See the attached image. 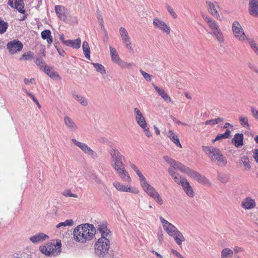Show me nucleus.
Returning a JSON list of instances; mask_svg holds the SVG:
<instances>
[{
    "instance_id": "obj_40",
    "label": "nucleus",
    "mask_w": 258,
    "mask_h": 258,
    "mask_svg": "<svg viewBox=\"0 0 258 258\" xmlns=\"http://www.w3.org/2000/svg\"><path fill=\"white\" fill-rule=\"evenodd\" d=\"M173 178L176 183L180 184L181 186L187 181L185 178L179 175L178 174L173 177Z\"/></svg>"
},
{
    "instance_id": "obj_35",
    "label": "nucleus",
    "mask_w": 258,
    "mask_h": 258,
    "mask_svg": "<svg viewBox=\"0 0 258 258\" xmlns=\"http://www.w3.org/2000/svg\"><path fill=\"white\" fill-rule=\"evenodd\" d=\"M233 251L229 248H224L221 251V258H230L233 256Z\"/></svg>"
},
{
    "instance_id": "obj_4",
    "label": "nucleus",
    "mask_w": 258,
    "mask_h": 258,
    "mask_svg": "<svg viewBox=\"0 0 258 258\" xmlns=\"http://www.w3.org/2000/svg\"><path fill=\"white\" fill-rule=\"evenodd\" d=\"M140 180L141 185L144 191L151 198H153L158 204L162 205L163 201L161 197L157 190L147 181L145 176Z\"/></svg>"
},
{
    "instance_id": "obj_19",
    "label": "nucleus",
    "mask_w": 258,
    "mask_h": 258,
    "mask_svg": "<svg viewBox=\"0 0 258 258\" xmlns=\"http://www.w3.org/2000/svg\"><path fill=\"white\" fill-rule=\"evenodd\" d=\"M204 20L208 24L209 27L212 32L218 29L219 27L217 23L208 16L203 15Z\"/></svg>"
},
{
    "instance_id": "obj_8",
    "label": "nucleus",
    "mask_w": 258,
    "mask_h": 258,
    "mask_svg": "<svg viewBox=\"0 0 258 258\" xmlns=\"http://www.w3.org/2000/svg\"><path fill=\"white\" fill-rule=\"evenodd\" d=\"M160 220L165 231L170 236H174L175 233L178 230L177 228L162 217H160Z\"/></svg>"
},
{
    "instance_id": "obj_25",
    "label": "nucleus",
    "mask_w": 258,
    "mask_h": 258,
    "mask_svg": "<svg viewBox=\"0 0 258 258\" xmlns=\"http://www.w3.org/2000/svg\"><path fill=\"white\" fill-rule=\"evenodd\" d=\"M155 90L158 92L159 95L166 101H170L171 100L170 97L167 94L165 91L158 87L155 84H153Z\"/></svg>"
},
{
    "instance_id": "obj_58",
    "label": "nucleus",
    "mask_w": 258,
    "mask_h": 258,
    "mask_svg": "<svg viewBox=\"0 0 258 258\" xmlns=\"http://www.w3.org/2000/svg\"><path fill=\"white\" fill-rule=\"evenodd\" d=\"M206 124H210V125H214L217 124V122H216V120L215 119H212L208 120L205 122Z\"/></svg>"
},
{
    "instance_id": "obj_23",
    "label": "nucleus",
    "mask_w": 258,
    "mask_h": 258,
    "mask_svg": "<svg viewBox=\"0 0 258 258\" xmlns=\"http://www.w3.org/2000/svg\"><path fill=\"white\" fill-rule=\"evenodd\" d=\"M81 43V39L78 38L75 40H68L65 42V45L71 46L74 48L78 49L80 47Z\"/></svg>"
},
{
    "instance_id": "obj_5",
    "label": "nucleus",
    "mask_w": 258,
    "mask_h": 258,
    "mask_svg": "<svg viewBox=\"0 0 258 258\" xmlns=\"http://www.w3.org/2000/svg\"><path fill=\"white\" fill-rule=\"evenodd\" d=\"M61 243L60 240H57L56 242L48 243L45 245L40 246V251L46 256H55L61 252Z\"/></svg>"
},
{
    "instance_id": "obj_44",
    "label": "nucleus",
    "mask_w": 258,
    "mask_h": 258,
    "mask_svg": "<svg viewBox=\"0 0 258 258\" xmlns=\"http://www.w3.org/2000/svg\"><path fill=\"white\" fill-rule=\"evenodd\" d=\"M186 174L190 176L191 178L196 180L198 176L200 175V173L197 171L193 170L189 168V170L186 172Z\"/></svg>"
},
{
    "instance_id": "obj_17",
    "label": "nucleus",
    "mask_w": 258,
    "mask_h": 258,
    "mask_svg": "<svg viewBox=\"0 0 258 258\" xmlns=\"http://www.w3.org/2000/svg\"><path fill=\"white\" fill-rule=\"evenodd\" d=\"M48 237L47 235L43 233H39L30 237L29 239L33 243L35 244L42 242L48 238Z\"/></svg>"
},
{
    "instance_id": "obj_46",
    "label": "nucleus",
    "mask_w": 258,
    "mask_h": 258,
    "mask_svg": "<svg viewBox=\"0 0 258 258\" xmlns=\"http://www.w3.org/2000/svg\"><path fill=\"white\" fill-rule=\"evenodd\" d=\"M119 66L122 69H131L132 67L135 66V64L133 62L128 63L122 60L119 64Z\"/></svg>"
},
{
    "instance_id": "obj_30",
    "label": "nucleus",
    "mask_w": 258,
    "mask_h": 258,
    "mask_svg": "<svg viewBox=\"0 0 258 258\" xmlns=\"http://www.w3.org/2000/svg\"><path fill=\"white\" fill-rule=\"evenodd\" d=\"M136 119L138 124L142 127V128H144L146 126H147L146 121L144 117L143 116V114H137Z\"/></svg>"
},
{
    "instance_id": "obj_51",
    "label": "nucleus",
    "mask_w": 258,
    "mask_h": 258,
    "mask_svg": "<svg viewBox=\"0 0 258 258\" xmlns=\"http://www.w3.org/2000/svg\"><path fill=\"white\" fill-rule=\"evenodd\" d=\"M239 121L241 123V124L244 126H248V119L246 117H239Z\"/></svg>"
},
{
    "instance_id": "obj_2",
    "label": "nucleus",
    "mask_w": 258,
    "mask_h": 258,
    "mask_svg": "<svg viewBox=\"0 0 258 258\" xmlns=\"http://www.w3.org/2000/svg\"><path fill=\"white\" fill-rule=\"evenodd\" d=\"M96 231L93 224L85 223L79 225L74 229V240L77 242L84 243L91 240Z\"/></svg>"
},
{
    "instance_id": "obj_52",
    "label": "nucleus",
    "mask_w": 258,
    "mask_h": 258,
    "mask_svg": "<svg viewBox=\"0 0 258 258\" xmlns=\"http://www.w3.org/2000/svg\"><path fill=\"white\" fill-rule=\"evenodd\" d=\"M111 57L112 61L118 65L122 60V59L119 57L118 53L115 55L114 54V55L111 56Z\"/></svg>"
},
{
    "instance_id": "obj_32",
    "label": "nucleus",
    "mask_w": 258,
    "mask_h": 258,
    "mask_svg": "<svg viewBox=\"0 0 258 258\" xmlns=\"http://www.w3.org/2000/svg\"><path fill=\"white\" fill-rule=\"evenodd\" d=\"M41 35L42 39H46L48 44H51L52 42V37L50 30H45L41 32Z\"/></svg>"
},
{
    "instance_id": "obj_15",
    "label": "nucleus",
    "mask_w": 258,
    "mask_h": 258,
    "mask_svg": "<svg viewBox=\"0 0 258 258\" xmlns=\"http://www.w3.org/2000/svg\"><path fill=\"white\" fill-rule=\"evenodd\" d=\"M122 181L130 182L131 181V178L128 172L125 170V167L123 166L115 170Z\"/></svg>"
},
{
    "instance_id": "obj_11",
    "label": "nucleus",
    "mask_w": 258,
    "mask_h": 258,
    "mask_svg": "<svg viewBox=\"0 0 258 258\" xmlns=\"http://www.w3.org/2000/svg\"><path fill=\"white\" fill-rule=\"evenodd\" d=\"M153 24L156 28L159 29L167 34H170L171 30L170 27L161 19L157 18H155Z\"/></svg>"
},
{
    "instance_id": "obj_50",
    "label": "nucleus",
    "mask_w": 258,
    "mask_h": 258,
    "mask_svg": "<svg viewBox=\"0 0 258 258\" xmlns=\"http://www.w3.org/2000/svg\"><path fill=\"white\" fill-rule=\"evenodd\" d=\"M140 72L141 73L142 76H143L144 78L147 81H150L151 79V76L148 74L147 73L144 72L142 70H140Z\"/></svg>"
},
{
    "instance_id": "obj_20",
    "label": "nucleus",
    "mask_w": 258,
    "mask_h": 258,
    "mask_svg": "<svg viewBox=\"0 0 258 258\" xmlns=\"http://www.w3.org/2000/svg\"><path fill=\"white\" fill-rule=\"evenodd\" d=\"M119 32L122 42L125 45H130V38L126 30L123 27H120L119 30Z\"/></svg>"
},
{
    "instance_id": "obj_3",
    "label": "nucleus",
    "mask_w": 258,
    "mask_h": 258,
    "mask_svg": "<svg viewBox=\"0 0 258 258\" xmlns=\"http://www.w3.org/2000/svg\"><path fill=\"white\" fill-rule=\"evenodd\" d=\"M202 150L213 162H218L220 166H225L227 164L226 157L221 151L213 146H203Z\"/></svg>"
},
{
    "instance_id": "obj_33",
    "label": "nucleus",
    "mask_w": 258,
    "mask_h": 258,
    "mask_svg": "<svg viewBox=\"0 0 258 258\" xmlns=\"http://www.w3.org/2000/svg\"><path fill=\"white\" fill-rule=\"evenodd\" d=\"M24 7V4L23 0H15V8L21 14H24L25 12Z\"/></svg>"
},
{
    "instance_id": "obj_43",
    "label": "nucleus",
    "mask_w": 258,
    "mask_h": 258,
    "mask_svg": "<svg viewBox=\"0 0 258 258\" xmlns=\"http://www.w3.org/2000/svg\"><path fill=\"white\" fill-rule=\"evenodd\" d=\"M35 63L39 67L41 70H44L45 66H46L45 61L40 57H37L35 60Z\"/></svg>"
},
{
    "instance_id": "obj_7",
    "label": "nucleus",
    "mask_w": 258,
    "mask_h": 258,
    "mask_svg": "<svg viewBox=\"0 0 258 258\" xmlns=\"http://www.w3.org/2000/svg\"><path fill=\"white\" fill-rule=\"evenodd\" d=\"M232 30L234 36L240 41L245 40V35L241 26L238 21H234L232 24Z\"/></svg>"
},
{
    "instance_id": "obj_27",
    "label": "nucleus",
    "mask_w": 258,
    "mask_h": 258,
    "mask_svg": "<svg viewBox=\"0 0 258 258\" xmlns=\"http://www.w3.org/2000/svg\"><path fill=\"white\" fill-rule=\"evenodd\" d=\"M73 98L78 101L82 105L86 106L88 105L87 99L82 95L74 92L72 94Z\"/></svg>"
},
{
    "instance_id": "obj_57",
    "label": "nucleus",
    "mask_w": 258,
    "mask_h": 258,
    "mask_svg": "<svg viewBox=\"0 0 258 258\" xmlns=\"http://www.w3.org/2000/svg\"><path fill=\"white\" fill-rule=\"evenodd\" d=\"M248 67L251 70H252L253 71H254L256 73L258 74V70L257 69L256 66L250 63V62H249L248 63Z\"/></svg>"
},
{
    "instance_id": "obj_38",
    "label": "nucleus",
    "mask_w": 258,
    "mask_h": 258,
    "mask_svg": "<svg viewBox=\"0 0 258 258\" xmlns=\"http://www.w3.org/2000/svg\"><path fill=\"white\" fill-rule=\"evenodd\" d=\"M230 131L229 130H227L226 132L222 134H218L216 138L213 140L212 141L213 142H214L216 141H219L223 139H227L230 136Z\"/></svg>"
},
{
    "instance_id": "obj_62",
    "label": "nucleus",
    "mask_w": 258,
    "mask_h": 258,
    "mask_svg": "<svg viewBox=\"0 0 258 258\" xmlns=\"http://www.w3.org/2000/svg\"><path fill=\"white\" fill-rule=\"evenodd\" d=\"M109 48H110L111 56L114 55V54L115 55V54H117L116 50L114 48L112 47L111 46H110Z\"/></svg>"
},
{
    "instance_id": "obj_18",
    "label": "nucleus",
    "mask_w": 258,
    "mask_h": 258,
    "mask_svg": "<svg viewBox=\"0 0 258 258\" xmlns=\"http://www.w3.org/2000/svg\"><path fill=\"white\" fill-rule=\"evenodd\" d=\"M256 206V203L254 200L251 199L250 197H247L244 199L241 204V206L243 208L249 210L254 208Z\"/></svg>"
},
{
    "instance_id": "obj_63",
    "label": "nucleus",
    "mask_w": 258,
    "mask_h": 258,
    "mask_svg": "<svg viewBox=\"0 0 258 258\" xmlns=\"http://www.w3.org/2000/svg\"><path fill=\"white\" fill-rule=\"evenodd\" d=\"M109 48H110L111 56L114 55V54L115 55V54H117L116 50L114 48L112 47L111 46H110Z\"/></svg>"
},
{
    "instance_id": "obj_42",
    "label": "nucleus",
    "mask_w": 258,
    "mask_h": 258,
    "mask_svg": "<svg viewBox=\"0 0 258 258\" xmlns=\"http://www.w3.org/2000/svg\"><path fill=\"white\" fill-rule=\"evenodd\" d=\"M74 224V221L72 219H68L66 220L63 222H60L59 224H58L56 226L57 228H59L61 226H72Z\"/></svg>"
},
{
    "instance_id": "obj_10",
    "label": "nucleus",
    "mask_w": 258,
    "mask_h": 258,
    "mask_svg": "<svg viewBox=\"0 0 258 258\" xmlns=\"http://www.w3.org/2000/svg\"><path fill=\"white\" fill-rule=\"evenodd\" d=\"M73 143L80 148L85 153L90 155L92 157H96L95 152L85 143L79 142L75 139L72 140Z\"/></svg>"
},
{
    "instance_id": "obj_21",
    "label": "nucleus",
    "mask_w": 258,
    "mask_h": 258,
    "mask_svg": "<svg viewBox=\"0 0 258 258\" xmlns=\"http://www.w3.org/2000/svg\"><path fill=\"white\" fill-rule=\"evenodd\" d=\"M43 71L51 78L55 80L60 79V77L58 73L54 71L52 68L47 66H45Z\"/></svg>"
},
{
    "instance_id": "obj_39",
    "label": "nucleus",
    "mask_w": 258,
    "mask_h": 258,
    "mask_svg": "<svg viewBox=\"0 0 258 258\" xmlns=\"http://www.w3.org/2000/svg\"><path fill=\"white\" fill-rule=\"evenodd\" d=\"M8 24L0 18V34H2L5 33L8 28Z\"/></svg>"
},
{
    "instance_id": "obj_6",
    "label": "nucleus",
    "mask_w": 258,
    "mask_h": 258,
    "mask_svg": "<svg viewBox=\"0 0 258 258\" xmlns=\"http://www.w3.org/2000/svg\"><path fill=\"white\" fill-rule=\"evenodd\" d=\"M111 156V165L114 170L125 166L123 162L125 161V157L122 155L119 151L114 148H111L109 150Z\"/></svg>"
},
{
    "instance_id": "obj_53",
    "label": "nucleus",
    "mask_w": 258,
    "mask_h": 258,
    "mask_svg": "<svg viewBox=\"0 0 258 258\" xmlns=\"http://www.w3.org/2000/svg\"><path fill=\"white\" fill-rule=\"evenodd\" d=\"M166 8H167V11L170 13V14L172 16V17L174 19H176L177 17V15L175 13L173 9L169 5H167Z\"/></svg>"
},
{
    "instance_id": "obj_16",
    "label": "nucleus",
    "mask_w": 258,
    "mask_h": 258,
    "mask_svg": "<svg viewBox=\"0 0 258 258\" xmlns=\"http://www.w3.org/2000/svg\"><path fill=\"white\" fill-rule=\"evenodd\" d=\"M239 164L240 166L243 168L244 170L249 171L251 168L249 159L247 156L244 155L240 157L239 160Z\"/></svg>"
},
{
    "instance_id": "obj_54",
    "label": "nucleus",
    "mask_w": 258,
    "mask_h": 258,
    "mask_svg": "<svg viewBox=\"0 0 258 258\" xmlns=\"http://www.w3.org/2000/svg\"><path fill=\"white\" fill-rule=\"evenodd\" d=\"M32 58V52L31 51L28 52L27 53H25L22 55V57L20 59H24L25 60H29Z\"/></svg>"
},
{
    "instance_id": "obj_49",
    "label": "nucleus",
    "mask_w": 258,
    "mask_h": 258,
    "mask_svg": "<svg viewBox=\"0 0 258 258\" xmlns=\"http://www.w3.org/2000/svg\"><path fill=\"white\" fill-rule=\"evenodd\" d=\"M163 159L172 166L176 163V161L174 159H173L167 156H164L163 157Z\"/></svg>"
},
{
    "instance_id": "obj_48",
    "label": "nucleus",
    "mask_w": 258,
    "mask_h": 258,
    "mask_svg": "<svg viewBox=\"0 0 258 258\" xmlns=\"http://www.w3.org/2000/svg\"><path fill=\"white\" fill-rule=\"evenodd\" d=\"M62 195L66 197L78 198V195L72 193L69 189H66L62 192Z\"/></svg>"
},
{
    "instance_id": "obj_1",
    "label": "nucleus",
    "mask_w": 258,
    "mask_h": 258,
    "mask_svg": "<svg viewBox=\"0 0 258 258\" xmlns=\"http://www.w3.org/2000/svg\"><path fill=\"white\" fill-rule=\"evenodd\" d=\"M97 228V232H99L101 236L95 244V252L100 257H103L108 252L110 245L108 237L110 231L104 223L98 224Z\"/></svg>"
},
{
    "instance_id": "obj_36",
    "label": "nucleus",
    "mask_w": 258,
    "mask_h": 258,
    "mask_svg": "<svg viewBox=\"0 0 258 258\" xmlns=\"http://www.w3.org/2000/svg\"><path fill=\"white\" fill-rule=\"evenodd\" d=\"M174 168L178 169L181 171L186 173L189 170V167L185 166L182 163L176 161V163L172 166Z\"/></svg>"
},
{
    "instance_id": "obj_9",
    "label": "nucleus",
    "mask_w": 258,
    "mask_h": 258,
    "mask_svg": "<svg viewBox=\"0 0 258 258\" xmlns=\"http://www.w3.org/2000/svg\"><path fill=\"white\" fill-rule=\"evenodd\" d=\"M23 47L22 42L17 40H14L8 43L7 48L11 54H14L21 51Z\"/></svg>"
},
{
    "instance_id": "obj_29",
    "label": "nucleus",
    "mask_w": 258,
    "mask_h": 258,
    "mask_svg": "<svg viewBox=\"0 0 258 258\" xmlns=\"http://www.w3.org/2000/svg\"><path fill=\"white\" fill-rule=\"evenodd\" d=\"M174 235L172 236V237H173L176 243L178 245H181L182 242L185 240V238L183 235L178 230L175 233Z\"/></svg>"
},
{
    "instance_id": "obj_55",
    "label": "nucleus",
    "mask_w": 258,
    "mask_h": 258,
    "mask_svg": "<svg viewBox=\"0 0 258 258\" xmlns=\"http://www.w3.org/2000/svg\"><path fill=\"white\" fill-rule=\"evenodd\" d=\"M142 129L144 130L145 134L147 137H152V135L151 133L150 132L149 128L147 127V126H146V127H145L144 128H142Z\"/></svg>"
},
{
    "instance_id": "obj_24",
    "label": "nucleus",
    "mask_w": 258,
    "mask_h": 258,
    "mask_svg": "<svg viewBox=\"0 0 258 258\" xmlns=\"http://www.w3.org/2000/svg\"><path fill=\"white\" fill-rule=\"evenodd\" d=\"M166 135L177 147L182 148L178 136L172 131H169Z\"/></svg>"
},
{
    "instance_id": "obj_14",
    "label": "nucleus",
    "mask_w": 258,
    "mask_h": 258,
    "mask_svg": "<svg viewBox=\"0 0 258 258\" xmlns=\"http://www.w3.org/2000/svg\"><path fill=\"white\" fill-rule=\"evenodd\" d=\"M113 185L117 190L120 191L137 193V190L134 189L131 186H125L118 181L114 182Z\"/></svg>"
},
{
    "instance_id": "obj_22",
    "label": "nucleus",
    "mask_w": 258,
    "mask_h": 258,
    "mask_svg": "<svg viewBox=\"0 0 258 258\" xmlns=\"http://www.w3.org/2000/svg\"><path fill=\"white\" fill-rule=\"evenodd\" d=\"M243 136L242 134H236L232 139V143L236 147H241L243 145Z\"/></svg>"
},
{
    "instance_id": "obj_56",
    "label": "nucleus",
    "mask_w": 258,
    "mask_h": 258,
    "mask_svg": "<svg viewBox=\"0 0 258 258\" xmlns=\"http://www.w3.org/2000/svg\"><path fill=\"white\" fill-rule=\"evenodd\" d=\"M175 169V168H174L173 167L172 168H170L168 169V172L169 174L172 177V178L178 174L177 173H175L174 171Z\"/></svg>"
},
{
    "instance_id": "obj_64",
    "label": "nucleus",
    "mask_w": 258,
    "mask_h": 258,
    "mask_svg": "<svg viewBox=\"0 0 258 258\" xmlns=\"http://www.w3.org/2000/svg\"><path fill=\"white\" fill-rule=\"evenodd\" d=\"M253 157L257 163H258V149L255 150L254 153Z\"/></svg>"
},
{
    "instance_id": "obj_26",
    "label": "nucleus",
    "mask_w": 258,
    "mask_h": 258,
    "mask_svg": "<svg viewBox=\"0 0 258 258\" xmlns=\"http://www.w3.org/2000/svg\"><path fill=\"white\" fill-rule=\"evenodd\" d=\"M182 187L184 191L189 197H193L194 196V191L188 181L183 183Z\"/></svg>"
},
{
    "instance_id": "obj_34",
    "label": "nucleus",
    "mask_w": 258,
    "mask_h": 258,
    "mask_svg": "<svg viewBox=\"0 0 258 258\" xmlns=\"http://www.w3.org/2000/svg\"><path fill=\"white\" fill-rule=\"evenodd\" d=\"M82 48L85 56L87 59L90 58V50L89 44L87 41H84L83 42Z\"/></svg>"
},
{
    "instance_id": "obj_59",
    "label": "nucleus",
    "mask_w": 258,
    "mask_h": 258,
    "mask_svg": "<svg viewBox=\"0 0 258 258\" xmlns=\"http://www.w3.org/2000/svg\"><path fill=\"white\" fill-rule=\"evenodd\" d=\"M34 82V79L32 78V79H27V78H25L24 79V82L25 83V84L26 85H29L30 83H33V82Z\"/></svg>"
},
{
    "instance_id": "obj_28",
    "label": "nucleus",
    "mask_w": 258,
    "mask_h": 258,
    "mask_svg": "<svg viewBox=\"0 0 258 258\" xmlns=\"http://www.w3.org/2000/svg\"><path fill=\"white\" fill-rule=\"evenodd\" d=\"M64 121L66 126L72 131H75L76 128V125L73 120L70 117L66 116L64 118Z\"/></svg>"
},
{
    "instance_id": "obj_60",
    "label": "nucleus",
    "mask_w": 258,
    "mask_h": 258,
    "mask_svg": "<svg viewBox=\"0 0 258 258\" xmlns=\"http://www.w3.org/2000/svg\"><path fill=\"white\" fill-rule=\"evenodd\" d=\"M28 96L33 99V100L36 103V104L38 106H39V104L38 101V100L31 93H29Z\"/></svg>"
},
{
    "instance_id": "obj_37",
    "label": "nucleus",
    "mask_w": 258,
    "mask_h": 258,
    "mask_svg": "<svg viewBox=\"0 0 258 258\" xmlns=\"http://www.w3.org/2000/svg\"><path fill=\"white\" fill-rule=\"evenodd\" d=\"M92 64L98 72L100 73L102 75H105L106 74L105 68L101 64L93 62Z\"/></svg>"
},
{
    "instance_id": "obj_31",
    "label": "nucleus",
    "mask_w": 258,
    "mask_h": 258,
    "mask_svg": "<svg viewBox=\"0 0 258 258\" xmlns=\"http://www.w3.org/2000/svg\"><path fill=\"white\" fill-rule=\"evenodd\" d=\"M211 34L216 37V39L220 43H222L224 42V38L220 28L212 32Z\"/></svg>"
},
{
    "instance_id": "obj_61",
    "label": "nucleus",
    "mask_w": 258,
    "mask_h": 258,
    "mask_svg": "<svg viewBox=\"0 0 258 258\" xmlns=\"http://www.w3.org/2000/svg\"><path fill=\"white\" fill-rule=\"evenodd\" d=\"M249 45L252 49L258 47V45L252 40H250L249 42Z\"/></svg>"
},
{
    "instance_id": "obj_47",
    "label": "nucleus",
    "mask_w": 258,
    "mask_h": 258,
    "mask_svg": "<svg viewBox=\"0 0 258 258\" xmlns=\"http://www.w3.org/2000/svg\"><path fill=\"white\" fill-rule=\"evenodd\" d=\"M62 6L60 5L55 6L54 8L55 13L59 18H61L62 16Z\"/></svg>"
},
{
    "instance_id": "obj_12",
    "label": "nucleus",
    "mask_w": 258,
    "mask_h": 258,
    "mask_svg": "<svg viewBox=\"0 0 258 258\" xmlns=\"http://www.w3.org/2000/svg\"><path fill=\"white\" fill-rule=\"evenodd\" d=\"M206 4L208 6V12L210 14L215 18L219 19L220 15L217 10V3L216 2L212 3L210 1H207Z\"/></svg>"
},
{
    "instance_id": "obj_13",
    "label": "nucleus",
    "mask_w": 258,
    "mask_h": 258,
    "mask_svg": "<svg viewBox=\"0 0 258 258\" xmlns=\"http://www.w3.org/2000/svg\"><path fill=\"white\" fill-rule=\"evenodd\" d=\"M248 10L251 15L258 17V0H249Z\"/></svg>"
},
{
    "instance_id": "obj_41",
    "label": "nucleus",
    "mask_w": 258,
    "mask_h": 258,
    "mask_svg": "<svg viewBox=\"0 0 258 258\" xmlns=\"http://www.w3.org/2000/svg\"><path fill=\"white\" fill-rule=\"evenodd\" d=\"M196 180L199 182L206 185H210L211 184L209 180L207 179L205 176L201 175V174L199 176H198Z\"/></svg>"
},
{
    "instance_id": "obj_45",
    "label": "nucleus",
    "mask_w": 258,
    "mask_h": 258,
    "mask_svg": "<svg viewBox=\"0 0 258 258\" xmlns=\"http://www.w3.org/2000/svg\"><path fill=\"white\" fill-rule=\"evenodd\" d=\"M130 165L131 167V168L137 173V174L138 175L140 179L141 178H143V177L144 176L143 174L141 173V172L138 169L137 167L134 164L132 163L131 162H130Z\"/></svg>"
}]
</instances>
